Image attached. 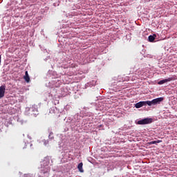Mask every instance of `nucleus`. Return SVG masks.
<instances>
[{
  "instance_id": "1",
  "label": "nucleus",
  "mask_w": 177,
  "mask_h": 177,
  "mask_svg": "<svg viewBox=\"0 0 177 177\" xmlns=\"http://www.w3.org/2000/svg\"><path fill=\"white\" fill-rule=\"evenodd\" d=\"M152 122H153L152 118H147L141 120H138L137 124H138V125H146L147 124H151Z\"/></svg>"
},
{
  "instance_id": "2",
  "label": "nucleus",
  "mask_w": 177,
  "mask_h": 177,
  "mask_svg": "<svg viewBox=\"0 0 177 177\" xmlns=\"http://www.w3.org/2000/svg\"><path fill=\"white\" fill-rule=\"evenodd\" d=\"M174 80H175V78L174 77H169L167 79H164L162 80H160L158 82V85H162V84H165L167 82H171V81H174Z\"/></svg>"
},
{
  "instance_id": "3",
  "label": "nucleus",
  "mask_w": 177,
  "mask_h": 177,
  "mask_svg": "<svg viewBox=\"0 0 177 177\" xmlns=\"http://www.w3.org/2000/svg\"><path fill=\"white\" fill-rule=\"evenodd\" d=\"M162 100H164V97H158L156 99L152 100V103L153 105L160 104Z\"/></svg>"
},
{
  "instance_id": "4",
  "label": "nucleus",
  "mask_w": 177,
  "mask_h": 177,
  "mask_svg": "<svg viewBox=\"0 0 177 177\" xmlns=\"http://www.w3.org/2000/svg\"><path fill=\"white\" fill-rule=\"evenodd\" d=\"M5 96V86H0V99Z\"/></svg>"
},
{
  "instance_id": "5",
  "label": "nucleus",
  "mask_w": 177,
  "mask_h": 177,
  "mask_svg": "<svg viewBox=\"0 0 177 177\" xmlns=\"http://www.w3.org/2000/svg\"><path fill=\"white\" fill-rule=\"evenodd\" d=\"M143 106H146V102H145V101L139 102L136 104V109H140V107H143Z\"/></svg>"
},
{
  "instance_id": "6",
  "label": "nucleus",
  "mask_w": 177,
  "mask_h": 177,
  "mask_svg": "<svg viewBox=\"0 0 177 177\" xmlns=\"http://www.w3.org/2000/svg\"><path fill=\"white\" fill-rule=\"evenodd\" d=\"M24 80H25V81L26 82H30V76L28 75V71H26L25 72V75L24 76Z\"/></svg>"
},
{
  "instance_id": "7",
  "label": "nucleus",
  "mask_w": 177,
  "mask_h": 177,
  "mask_svg": "<svg viewBox=\"0 0 177 177\" xmlns=\"http://www.w3.org/2000/svg\"><path fill=\"white\" fill-rule=\"evenodd\" d=\"M156 35H149L148 37L149 41V42H154V39H156Z\"/></svg>"
},
{
  "instance_id": "8",
  "label": "nucleus",
  "mask_w": 177,
  "mask_h": 177,
  "mask_svg": "<svg viewBox=\"0 0 177 177\" xmlns=\"http://www.w3.org/2000/svg\"><path fill=\"white\" fill-rule=\"evenodd\" d=\"M84 164L82 162H80L78 165H77V169H79L80 172H84V169H82Z\"/></svg>"
},
{
  "instance_id": "9",
  "label": "nucleus",
  "mask_w": 177,
  "mask_h": 177,
  "mask_svg": "<svg viewBox=\"0 0 177 177\" xmlns=\"http://www.w3.org/2000/svg\"><path fill=\"white\" fill-rule=\"evenodd\" d=\"M162 140L151 141L149 142V145H157V143H161Z\"/></svg>"
},
{
  "instance_id": "10",
  "label": "nucleus",
  "mask_w": 177,
  "mask_h": 177,
  "mask_svg": "<svg viewBox=\"0 0 177 177\" xmlns=\"http://www.w3.org/2000/svg\"><path fill=\"white\" fill-rule=\"evenodd\" d=\"M145 106H146V105L152 106V104H153V100H151V101H145Z\"/></svg>"
},
{
  "instance_id": "11",
  "label": "nucleus",
  "mask_w": 177,
  "mask_h": 177,
  "mask_svg": "<svg viewBox=\"0 0 177 177\" xmlns=\"http://www.w3.org/2000/svg\"><path fill=\"white\" fill-rule=\"evenodd\" d=\"M44 146H46V145L49 144V141L48 140H44Z\"/></svg>"
},
{
  "instance_id": "12",
  "label": "nucleus",
  "mask_w": 177,
  "mask_h": 177,
  "mask_svg": "<svg viewBox=\"0 0 177 177\" xmlns=\"http://www.w3.org/2000/svg\"><path fill=\"white\" fill-rule=\"evenodd\" d=\"M46 162V165H45L46 166L49 165V160L46 159V160H44V162Z\"/></svg>"
},
{
  "instance_id": "13",
  "label": "nucleus",
  "mask_w": 177,
  "mask_h": 177,
  "mask_svg": "<svg viewBox=\"0 0 177 177\" xmlns=\"http://www.w3.org/2000/svg\"><path fill=\"white\" fill-rule=\"evenodd\" d=\"M52 135H53V133H50L49 134L48 138H49L50 139H53V137H52Z\"/></svg>"
},
{
  "instance_id": "14",
  "label": "nucleus",
  "mask_w": 177,
  "mask_h": 177,
  "mask_svg": "<svg viewBox=\"0 0 177 177\" xmlns=\"http://www.w3.org/2000/svg\"><path fill=\"white\" fill-rule=\"evenodd\" d=\"M28 176H30V175L27 174L24 177H28Z\"/></svg>"
}]
</instances>
